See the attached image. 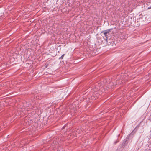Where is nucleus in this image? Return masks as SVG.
<instances>
[{
  "instance_id": "obj_2",
  "label": "nucleus",
  "mask_w": 151,
  "mask_h": 151,
  "mask_svg": "<svg viewBox=\"0 0 151 151\" xmlns=\"http://www.w3.org/2000/svg\"><path fill=\"white\" fill-rule=\"evenodd\" d=\"M129 139V137H127L124 139L122 144V147H124L128 143Z\"/></svg>"
},
{
  "instance_id": "obj_5",
  "label": "nucleus",
  "mask_w": 151,
  "mask_h": 151,
  "mask_svg": "<svg viewBox=\"0 0 151 151\" xmlns=\"http://www.w3.org/2000/svg\"><path fill=\"white\" fill-rule=\"evenodd\" d=\"M151 9V6L150 7H148L147 8L148 9Z\"/></svg>"
},
{
  "instance_id": "obj_6",
  "label": "nucleus",
  "mask_w": 151,
  "mask_h": 151,
  "mask_svg": "<svg viewBox=\"0 0 151 151\" xmlns=\"http://www.w3.org/2000/svg\"><path fill=\"white\" fill-rule=\"evenodd\" d=\"M118 141H116V142H114V144H116Z\"/></svg>"
},
{
  "instance_id": "obj_3",
  "label": "nucleus",
  "mask_w": 151,
  "mask_h": 151,
  "mask_svg": "<svg viewBox=\"0 0 151 151\" xmlns=\"http://www.w3.org/2000/svg\"><path fill=\"white\" fill-rule=\"evenodd\" d=\"M107 42L110 44L111 45L113 46V45L114 44V42L111 39L108 38V40H106Z\"/></svg>"
},
{
  "instance_id": "obj_4",
  "label": "nucleus",
  "mask_w": 151,
  "mask_h": 151,
  "mask_svg": "<svg viewBox=\"0 0 151 151\" xmlns=\"http://www.w3.org/2000/svg\"><path fill=\"white\" fill-rule=\"evenodd\" d=\"M64 55H65V54L63 55L61 57H60L59 58V59H63V57H64Z\"/></svg>"
},
{
  "instance_id": "obj_1",
  "label": "nucleus",
  "mask_w": 151,
  "mask_h": 151,
  "mask_svg": "<svg viewBox=\"0 0 151 151\" xmlns=\"http://www.w3.org/2000/svg\"><path fill=\"white\" fill-rule=\"evenodd\" d=\"M111 29H109L106 30H104L102 31L101 33H103L105 37H106V39L108 40V36L109 35V32H111Z\"/></svg>"
}]
</instances>
